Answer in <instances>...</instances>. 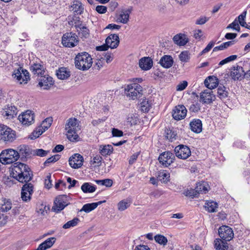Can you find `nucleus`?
I'll return each instance as SVG.
<instances>
[{
    "mask_svg": "<svg viewBox=\"0 0 250 250\" xmlns=\"http://www.w3.org/2000/svg\"><path fill=\"white\" fill-rule=\"evenodd\" d=\"M17 151H18V154H19V158L21 156L22 160L32 154V150L27 146H20L17 148Z\"/></svg>",
    "mask_w": 250,
    "mask_h": 250,
    "instance_id": "nucleus-20",
    "label": "nucleus"
},
{
    "mask_svg": "<svg viewBox=\"0 0 250 250\" xmlns=\"http://www.w3.org/2000/svg\"><path fill=\"white\" fill-rule=\"evenodd\" d=\"M246 72L242 67L237 65L233 66L231 69L230 76L234 80H241L245 78Z\"/></svg>",
    "mask_w": 250,
    "mask_h": 250,
    "instance_id": "nucleus-17",
    "label": "nucleus"
},
{
    "mask_svg": "<svg viewBox=\"0 0 250 250\" xmlns=\"http://www.w3.org/2000/svg\"><path fill=\"white\" fill-rule=\"evenodd\" d=\"M52 122V118H47L42 122L41 127L45 131L51 126Z\"/></svg>",
    "mask_w": 250,
    "mask_h": 250,
    "instance_id": "nucleus-50",
    "label": "nucleus"
},
{
    "mask_svg": "<svg viewBox=\"0 0 250 250\" xmlns=\"http://www.w3.org/2000/svg\"><path fill=\"white\" fill-rule=\"evenodd\" d=\"M106 43L111 49L116 48L119 44L120 39L117 34H110L105 40Z\"/></svg>",
    "mask_w": 250,
    "mask_h": 250,
    "instance_id": "nucleus-19",
    "label": "nucleus"
},
{
    "mask_svg": "<svg viewBox=\"0 0 250 250\" xmlns=\"http://www.w3.org/2000/svg\"><path fill=\"white\" fill-rule=\"evenodd\" d=\"M68 24L69 25L74 26L77 31L79 30L83 25L82 21L80 20L79 17L76 16H74L71 20L68 21Z\"/></svg>",
    "mask_w": 250,
    "mask_h": 250,
    "instance_id": "nucleus-36",
    "label": "nucleus"
},
{
    "mask_svg": "<svg viewBox=\"0 0 250 250\" xmlns=\"http://www.w3.org/2000/svg\"><path fill=\"white\" fill-rule=\"evenodd\" d=\"M155 241L158 244L166 246L167 243V237L161 234H157L154 236Z\"/></svg>",
    "mask_w": 250,
    "mask_h": 250,
    "instance_id": "nucleus-44",
    "label": "nucleus"
},
{
    "mask_svg": "<svg viewBox=\"0 0 250 250\" xmlns=\"http://www.w3.org/2000/svg\"><path fill=\"white\" fill-rule=\"evenodd\" d=\"M205 207L209 212H215L217 211L218 204L214 201H208L206 203Z\"/></svg>",
    "mask_w": 250,
    "mask_h": 250,
    "instance_id": "nucleus-38",
    "label": "nucleus"
},
{
    "mask_svg": "<svg viewBox=\"0 0 250 250\" xmlns=\"http://www.w3.org/2000/svg\"><path fill=\"white\" fill-rule=\"evenodd\" d=\"M175 155L181 159H186L191 155L190 148L187 146L180 145L174 149Z\"/></svg>",
    "mask_w": 250,
    "mask_h": 250,
    "instance_id": "nucleus-10",
    "label": "nucleus"
},
{
    "mask_svg": "<svg viewBox=\"0 0 250 250\" xmlns=\"http://www.w3.org/2000/svg\"><path fill=\"white\" fill-rule=\"evenodd\" d=\"M105 200L100 201L97 203H88L84 205L80 211H84L86 213H88L92 210L95 209L98 205L105 202Z\"/></svg>",
    "mask_w": 250,
    "mask_h": 250,
    "instance_id": "nucleus-28",
    "label": "nucleus"
},
{
    "mask_svg": "<svg viewBox=\"0 0 250 250\" xmlns=\"http://www.w3.org/2000/svg\"><path fill=\"white\" fill-rule=\"evenodd\" d=\"M78 42L77 36L72 32L66 33L62 37V42L65 47H73L77 45Z\"/></svg>",
    "mask_w": 250,
    "mask_h": 250,
    "instance_id": "nucleus-7",
    "label": "nucleus"
},
{
    "mask_svg": "<svg viewBox=\"0 0 250 250\" xmlns=\"http://www.w3.org/2000/svg\"><path fill=\"white\" fill-rule=\"evenodd\" d=\"M200 109V105L199 104H192L190 105L189 109V111L192 112H197Z\"/></svg>",
    "mask_w": 250,
    "mask_h": 250,
    "instance_id": "nucleus-57",
    "label": "nucleus"
},
{
    "mask_svg": "<svg viewBox=\"0 0 250 250\" xmlns=\"http://www.w3.org/2000/svg\"><path fill=\"white\" fill-rule=\"evenodd\" d=\"M166 132V137L167 139L170 140V141H173V139H176V136L177 134L171 129H167L165 130Z\"/></svg>",
    "mask_w": 250,
    "mask_h": 250,
    "instance_id": "nucleus-49",
    "label": "nucleus"
},
{
    "mask_svg": "<svg viewBox=\"0 0 250 250\" xmlns=\"http://www.w3.org/2000/svg\"><path fill=\"white\" fill-rule=\"evenodd\" d=\"M152 61L149 57L141 59L139 62V66L143 70H147L152 66Z\"/></svg>",
    "mask_w": 250,
    "mask_h": 250,
    "instance_id": "nucleus-24",
    "label": "nucleus"
},
{
    "mask_svg": "<svg viewBox=\"0 0 250 250\" xmlns=\"http://www.w3.org/2000/svg\"><path fill=\"white\" fill-rule=\"evenodd\" d=\"M112 134L113 137H121L123 136V132L118 129L114 128L112 130Z\"/></svg>",
    "mask_w": 250,
    "mask_h": 250,
    "instance_id": "nucleus-59",
    "label": "nucleus"
},
{
    "mask_svg": "<svg viewBox=\"0 0 250 250\" xmlns=\"http://www.w3.org/2000/svg\"><path fill=\"white\" fill-rule=\"evenodd\" d=\"M159 63L163 67L168 68L172 66L173 60L169 55H164L160 59Z\"/></svg>",
    "mask_w": 250,
    "mask_h": 250,
    "instance_id": "nucleus-27",
    "label": "nucleus"
},
{
    "mask_svg": "<svg viewBox=\"0 0 250 250\" xmlns=\"http://www.w3.org/2000/svg\"><path fill=\"white\" fill-rule=\"evenodd\" d=\"M229 92L226 90L224 86H219L217 88V96L221 100H224L228 97Z\"/></svg>",
    "mask_w": 250,
    "mask_h": 250,
    "instance_id": "nucleus-37",
    "label": "nucleus"
},
{
    "mask_svg": "<svg viewBox=\"0 0 250 250\" xmlns=\"http://www.w3.org/2000/svg\"><path fill=\"white\" fill-rule=\"evenodd\" d=\"M125 90L126 96L131 100L137 99L142 95V87L137 83L128 84Z\"/></svg>",
    "mask_w": 250,
    "mask_h": 250,
    "instance_id": "nucleus-5",
    "label": "nucleus"
},
{
    "mask_svg": "<svg viewBox=\"0 0 250 250\" xmlns=\"http://www.w3.org/2000/svg\"><path fill=\"white\" fill-rule=\"evenodd\" d=\"M18 112L17 108L15 105L8 104L5 107V115L8 118H13L17 115Z\"/></svg>",
    "mask_w": 250,
    "mask_h": 250,
    "instance_id": "nucleus-32",
    "label": "nucleus"
},
{
    "mask_svg": "<svg viewBox=\"0 0 250 250\" xmlns=\"http://www.w3.org/2000/svg\"><path fill=\"white\" fill-rule=\"evenodd\" d=\"M49 152V150H45L42 149H36L32 150L33 155L40 157L46 156Z\"/></svg>",
    "mask_w": 250,
    "mask_h": 250,
    "instance_id": "nucleus-46",
    "label": "nucleus"
},
{
    "mask_svg": "<svg viewBox=\"0 0 250 250\" xmlns=\"http://www.w3.org/2000/svg\"><path fill=\"white\" fill-rule=\"evenodd\" d=\"M103 158L100 155H96L94 157L93 160L90 161L91 165H93L94 167H100L102 165Z\"/></svg>",
    "mask_w": 250,
    "mask_h": 250,
    "instance_id": "nucleus-47",
    "label": "nucleus"
},
{
    "mask_svg": "<svg viewBox=\"0 0 250 250\" xmlns=\"http://www.w3.org/2000/svg\"><path fill=\"white\" fill-rule=\"evenodd\" d=\"M91 56L86 52L79 53L75 58V64L77 68L81 70L89 69L92 64Z\"/></svg>",
    "mask_w": 250,
    "mask_h": 250,
    "instance_id": "nucleus-3",
    "label": "nucleus"
},
{
    "mask_svg": "<svg viewBox=\"0 0 250 250\" xmlns=\"http://www.w3.org/2000/svg\"><path fill=\"white\" fill-rule=\"evenodd\" d=\"M234 41H229V42H224L219 46L215 47L213 49V51L216 52V51H217L219 50H224L225 49L227 48L229 46L232 45L233 44H234Z\"/></svg>",
    "mask_w": 250,
    "mask_h": 250,
    "instance_id": "nucleus-43",
    "label": "nucleus"
},
{
    "mask_svg": "<svg viewBox=\"0 0 250 250\" xmlns=\"http://www.w3.org/2000/svg\"><path fill=\"white\" fill-rule=\"evenodd\" d=\"M16 138L15 131L6 125L0 126V139L4 142H13Z\"/></svg>",
    "mask_w": 250,
    "mask_h": 250,
    "instance_id": "nucleus-6",
    "label": "nucleus"
},
{
    "mask_svg": "<svg viewBox=\"0 0 250 250\" xmlns=\"http://www.w3.org/2000/svg\"><path fill=\"white\" fill-rule=\"evenodd\" d=\"M158 177L160 181L163 183H166L170 180V174L166 171L159 172Z\"/></svg>",
    "mask_w": 250,
    "mask_h": 250,
    "instance_id": "nucleus-42",
    "label": "nucleus"
},
{
    "mask_svg": "<svg viewBox=\"0 0 250 250\" xmlns=\"http://www.w3.org/2000/svg\"><path fill=\"white\" fill-rule=\"evenodd\" d=\"M131 10V8L121 10L117 17V21L124 24L126 23L129 21V14Z\"/></svg>",
    "mask_w": 250,
    "mask_h": 250,
    "instance_id": "nucleus-21",
    "label": "nucleus"
},
{
    "mask_svg": "<svg viewBox=\"0 0 250 250\" xmlns=\"http://www.w3.org/2000/svg\"><path fill=\"white\" fill-rule=\"evenodd\" d=\"M141 110L144 112H148L151 107V104L146 99H144L140 103Z\"/></svg>",
    "mask_w": 250,
    "mask_h": 250,
    "instance_id": "nucleus-45",
    "label": "nucleus"
},
{
    "mask_svg": "<svg viewBox=\"0 0 250 250\" xmlns=\"http://www.w3.org/2000/svg\"><path fill=\"white\" fill-rule=\"evenodd\" d=\"M12 202L10 199L1 198L0 200V210L7 212L12 208Z\"/></svg>",
    "mask_w": 250,
    "mask_h": 250,
    "instance_id": "nucleus-26",
    "label": "nucleus"
},
{
    "mask_svg": "<svg viewBox=\"0 0 250 250\" xmlns=\"http://www.w3.org/2000/svg\"><path fill=\"white\" fill-rule=\"evenodd\" d=\"M44 131V129L40 127L39 128L37 129L36 131H34L32 133V135L34 138H36L39 137L40 135H42Z\"/></svg>",
    "mask_w": 250,
    "mask_h": 250,
    "instance_id": "nucleus-63",
    "label": "nucleus"
},
{
    "mask_svg": "<svg viewBox=\"0 0 250 250\" xmlns=\"http://www.w3.org/2000/svg\"><path fill=\"white\" fill-rule=\"evenodd\" d=\"M83 162V157L78 153L74 154L69 159V165L73 168L76 169L82 167Z\"/></svg>",
    "mask_w": 250,
    "mask_h": 250,
    "instance_id": "nucleus-16",
    "label": "nucleus"
},
{
    "mask_svg": "<svg viewBox=\"0 0 250 250\" xmlns=\"http://www.w3.org/2000/svg\"><path fill=\"white\" fill-rule=\"evenodd\" d=\"M18 159V151L12 148L3 150L0 154V161L3 164H12Z\"/></svg>",
    "mask_w": 250,
    "mask_h": 250,
    "instance_id": "nucleus-4",
    "label": "nucleus"
},
{
    "mask_svg": "<svg viewBox=\"0 0 250 250\" xmlns=\"http://www.w3.org/2000/svg\"><path fill=\"white\" fill-rule=\"evenodd\" d=\"M204 83L208 89L212 90L218 85L217 79L212 76H209L205 80Z\"/></svg>",
    "mask_w": 250,
    "mask_h": 250,
    "instance_id": "nucleus-31",
    "label": "nucleus"
},
{
    "mask_svg": "<svg viewBox=\"0 0 250 250\" xmlns=\"http://www.w3.org/2000/svg\"><path fill=\"white\" fill-rule=\"evenodd\" d=\"M174 159L175 155L170 151H166L162 153L158 158L159 162L166 167L172 163Z\"/></svg>",
    "mask_w": 250,
    "mask_h": 250,
    "instance_id": "nucleus-13",
    "label": "nucleus"
},
{
    "mask_svg": "<svg viewBox=\"0 0 250 250\" xmlns=\"http://www.w3.org/2000/svg\"><path fill=\"white\" fill-rule=\"evenodd\" d=\"M81 189L84 193H92L95 191L96 188L88 183H85L82 186Z\"/></svg>",
    "mask_w": 250,
    "mask_h": 250,
    "instance_id": "nucleus-40",
    "label": "nucleus"
},
{
    "mask_svg": "<svg viewBox=\"0 0 250 250\" xmlns=\"http://www.w3.org/2000/svg\"><path fill=\"white\" fill-rule=\"evenodd\" d=\"M45 68L43 65L40 63H35L30 67V70L34 74L40 75L41 77L44 75L45 73Z\"/></svg>",
    "mask_w": 250,
    "mask_h": 250,
    "instance_id": "nucleus-22",
    "label": "nucleus"
},
{
    "mask_svg": "<svg viewBox=\"0 0 250 250\" xmlns=\"http://www.w3.org/2000/svg\"><path fill=\"white\" fill-rule=\"evenodd\" d=\"M188 86V82L186 81H184L179 83L176 86L177 91H182L184 90Z\"/></svg>",
    "mask_w": 250,
    "mask_h": 250,
    "instance_id": "nucleus-56",
    "label": "nucleus"
},
{
    "mask_svg": "<svg viewBox=\"0 0 250 250\" xmlns=\"http://www.w3.org/2000/svg\"><path fill=\"white\" fill-rule=\"evenodd\" d=\"M218 233L220 237L225 241H229L233 237L232 229L227 226H222L219 229Z\"/></svg>",
    "mask_w": 250,
    "mask_h": 250,
    "instance_id": "nucleus-11",
    "label": "nucleus"
},
{
    "mask_svg": "<svg viewBox=\"0 0 250 250\" xmlns=\"http://www.w3.org/2000/svg\"><path fill=\"white\" fill-rule=\"evenodd\" d=\"M190 129L196 133H200L202 130V123L200 119H194L190 123Z\"/></svg>",
    "mask_w": 250,
    "mask_h": 250,
    "instance_id": "nucleus-25",
    "label": "nucleus"
},
{
    "mask_svg": "<svg viewBox=\"0 0 250 250\" xmlns=\"http://www.w3.org/2000/svg\"><path fill=\"white\" fill-rule=\"evenodd\" d=\"M80 122L75 118H69L65 124V130H67L66 136L71 141H77L79 137L77 131L81 130Z\"/></svg>",
    "mask_w": 250,
    "mask_h": 250,
    "instance_id": "nucleus-2",
    "label": "nucleus"
},
{
    "mask_svg": "<svg viewBox=\"0 0 250 250\" xmlns=\"http://www.w3.org/2000/svg\"><path fill=\"white\" fill-rule=\"evenodd\" d=\"M113 151V147L109 145L104 146L103 147L100 146V152L103 155H110Z\"/></svg>",
    "mask_w": 250,
    "mask_h": 250,
    "instance_id": "nucleus-39",
    "label": "nucleus"
},
{
    "mask_svg": "<svg viewBox=\"0 0 250 250\" xmlns=\"http://www.w3.org/2000/svg\"><path fill=\"white\" fill-rule=\"evenodd\" d=\"M208 185L205 182H198L195 189L198 194L206 193L208 191Z\"/></svg>",
    "mask_w": 250,
    "mask_h": 250,
    "instance_id": "nucleus-35",
    "label": "nucleus"
},
{
    "mask_svg": "<svg viewBox=\"0 0 250 250\" xmlns=\"http://www.w3.org/2000/svg\"><path fill=\"white\" fill-rule=\"evenodd\" d=\"M47 209H46V206H44L43 204H41L37 208V211L38 213L43 215L44 212H47Z\"/></svg>",
    "mask_w": 250,
    "mask_h": 250,
    "instance_id": "nucleus-61",
    "label": "nucleus"
},
{
    "mask_svg": "<svg viewBox=\"0 0 250 250\" xmlns=\"http://www.w3.org/2000/svg\"><path fill=\"white\" fill-rule=\"evenodd\" d=\"M11 174L13 178L20 182L25 183L22 188L21 198L23 201H30L33 193V186L28 182L32 180L33 173L28 166L21 163H15Z\"/></svg>",
    "mask_w": 250,
    "mask_h": 250,
    "instance_id": "nucleus-1",
    "label": "nucleus"
},
{
    "mask_svg": "<svg viewBox=\"0 0 250 250\" xmlns=\"http://www.w3.org/2000/svg\"><path fill=\"white\" fill-rule=\"evenodd\" d=\"M60 158V156L58 154L55 155L48 158L43 163L44 166H47L49 164L55 163L58 161Z\"/></svg>",
    "mask_w": 250,
    "mask_h": 250,
    "instance_id": "nucleus-52",
    "label": "nucleus"
},
{
    "mask_svg": "<svg viewBox=\"0 0 250 250\" xmlns=\"http://www.w3.org/2000/svg\"><path fill=\"white\" fill-rule=\"evenodd\" d=\"M179 59L182 62H188L190 59L188 52V51H182L179 55Z\"/></svg>",
    "mask_w": 250,
    "mask_h": 250,
    "instance_id": "nucleus-51",
    "label": "nucleus"
},
{
    "mask_svg": "<svg viewBox=\"0 0 250 250\" xmlns=\"http://www.w3.org/2000/svg\"><path fill=\"white\" fill-rule=\"evenodd\" d=\"M237 56L236 55H233L230 56L226 58V59L222 60L221 61H220L219 63V65H223L228 62L234 61L235 60H236L237 59Z\"/></svg>",
    "mask_w": 250,
    "mask_h": 250,
    "instance_id": "nucleus-54",
    "label": "nucleus"
},
{
    "mask_svg": "<svg viewBox=\"0 0 250 250\" xmlns=\"http://www.w3.org/2000/svg\"><path fill=\"white\" fill-rule=\"evenodd\" d=\"M56 75L58 79L65 80L70 76V72L65 67H61L57 70Z\"/></svg>",
    "mask_w": 250,
    "mask_h": 250,
    "instance_id": "nucleus-33",
    "label": "nucleus"
},
{
    "mask_svg": "<svg viewBox=\"0 0 250 250\" xmlns=\"http://www.w3.org/2000/svg\"><path fill=\"white\" fill-rule=\"evenodd\" d=\"M80 219L77 217H75L72 220L69 221L64 224L62 226V228L64 229H68L71 227H75L78 225Z\"/></svg>",
    "mask_w": 250,
    "mask_h": 250,
    "instance_id": "nucleus-41",
    "label": "nucleus"
},
{
    "mask_svg": "<svg viewBox=\"0 0 250 250\" xmlns=\"http://www.w3.org/2000/svg\"><path fill=\"white\" fill-rule=\"evenodd\" d=\"M67 182L70 184L68 187V188L69 189L75 186L79 187V185H77V184H78V182L76 180H72L70 177H68L67 178Z\"/></svg>",
    "mask_w": 250,
    "mask_h": 250,
    "instance_id": "nucleus-58",
    "label": "nucleus"
},
{
    "mask_svg": "<svg viewBox=\"0 0 250 250\" xmlns=\"http://www.w3.org/2000/svg\"><path fill=\"white\" fill-rule=\"evenodd\" d=\"M173 40L175 43L179 46L185 45L188 41L186 37V35L183 34H179L174 36Z\"/></svg>",
    "mask_w": 250,
    "mask_h": 250,
    "instance_id": "nucleus-29",
    "label": "nucleus"
},
{
    "mask_svg": "<svg viewBox=\"0 0 250 250\" xmlns=\"http://www.w3.org/2000/svg\"><path fill=\"white\" fill-rule=\"evenodd\" d=\"M214 42H210L206 47L203 50V51L201 52V55H203V54L206 53L208 52L214 46Z\"/></svg>",
    "mask_w": 250,
    "mask_h": 250,
    "instance_id": "nucleus-64",
    "label": "nucleus"
},
{
    "mask_svg": "<svg viewBox=\"0 0 250 250\" xmlns=\"http://www.w3.org/2000/svg\"><path fill=\"white\" fill-rule=\"evenodd\" d=\"M96 11L100 14H104L107 11V8L105 6L98 5L96 7Z\"/></svg>",
    "mask_w": 250,
    "mask_h": 250,
    "instance_id": "nucleus-62",
    "label": "nucleus"
},
{
    "mask_svg": "<svg viewBox=\"0 0 250 250\" xmlns=\"http://www.w3.org/2000/svg\"><path fill=\"white\" fill-rule=\"evenodd\" d=\"M130 206V203L125 200L120 201L118 204V208L120 211H123L127 208Z\"/></svg>",
    "mask_w": 250,
    "mask_h": 250,
    "instance_id": "nucleus-53",
    "label": "nucleus"
},
{
    "mask_svg": "<svg viewBox=\"0 0 250 250\" xmlns=\"http://www.w3.org/2000/svg\"><path fill=\"white\" fill-rule=\"evenodd\" d=\"M187 113V110L184 105L176 106L172 111V117L177 121L184 119Z\"/></svg>",
    "mask_w": 250,
    "mask_h": 250,
    "instance_id": "nucleus-14",
    "label": "nucleus"
},
{
    "mask_svg": "<svg viewBox=\"0 0 250 250\" xmlns=\"http://www.w3.org/2000/svg\"><path fill=\"white\" fill-rule=\"evenodd\" d=\"M34 118L33 111L28 110L19 115L18 119L23 125H29L34 122Z\"/></svg>",
    "mask_w": 250,
    "mask_h": 250,
    "instance_id": "nucleus-12",
    "label": "nucleus"
},
{
    "mask_svg": "<svg viewBox=\"0 0 250 250\" xmlns=\"http://www.w3.org/2000/svg\"><path fill=\"white\" fill-rule=\"evenodd\" d=\"M184 194L186 196H188L191 198H194L197 197V192H196L195 189H191L190 190H188L187 191L184 192Z\"/></svg>",
    "mask_w": 250,
    "mask_h": 250,
    "instance_id": "nucleus-55",
    "label": "nucleus"
},
{
    "mask_svg": "<svg viewBox=\"0 0 250 250\" xmlns=\"http://www.w3.org/2000/svg\"><path fill=\"white\" fill-rule=\"evenodd\" d=\"M52 80L53 79L51 77L44 74V75L41 77L38 84L43 89L48 90L54 84V82Z\"/></svg>",
    "mask_w": 250,
    "mask_h": 250,
    "instance_id": "nucleus-18",
    "label": "nucleus"
},
{
    "mask_svg": "<svg viewBox=\"0 0 250 250\" xmlns=\"http://www.w3.org/2000/svg\"><path fill=\"white\" fill-rule=\"evenodd\" d=\"M44 185L45 187L49 189L52 187L51 180V175L49 174L47 175L44 181Z\"/></svg>",
    "mask_w": 250,
    "mask_h": 250,
    "instance_id": "nucleus-60",
    "label": "nucleus"
},
{
    "mask_svg": "<svg viewBox=\"0 0 250 250\" xmlns=\"http://www.w3.org/2000/svg\"><path fill=\"white\" fill-rule=\"evenodd\" d=\"M56 240L55 237L47 239L39 246L38 250H46L51 248L54 244Z\"/></svg>",
    "mask_w": 250,
    "mask_h": 250,
    "instance_id": "nucleus-30",
    "label": "nucleus"
},
{
    "mask_svg": "<svg viewBox=\"0 0 250 250\" xmlns=\"http://www.w3.org/2000/svg\"><path fill=\"white\" fill-rule=\"evenodd\" d=\"M70 9L75 15H81L83 13L84 8L81 1L75 0L73 1Z\"/></svg>",
    "mask_w": 250,
    "mask_h": 250,
    "instance_id": "nucleus-23",
    "label": "nucleus"
},
{
    "mask_svg": "<svg viewBox=\"0 0 250 250\" xmlns=\"http://www.w3.org/2000/svg\"><path fill=\"white\" fill-rule=\"evenodd\" d=\"M77 31L78 32L79 36H81L82 37L86 38L89 36V30L84 25H83L79 30H77Z\"/></svg>",
    "mask_w": 250,
    "mask_h": 250,
    "instance_id": "nucleus-48",
    "label": "nucleus"
},
{
    "mask_svg": "<svg viewBox=\"0 0 250 250\" xmlns=\"http://www.w3.org/2000/svg\"><path fill=\"white\" fill-rule=\"evenodd\" d=\"M68 197L66 195H60L56 198L52 210L56 213L60 212L68 205Z\"/></svg>",
    "mask_w": 250,
    "mask_h": 250,
    "instance_id": "nucleus-9",
    "label": "nucleus"
},
{
    "mask_svg": "<svg viewBox=\"0 0 250 250\" xmlns=\"http://www.w3.org/2000/svg\"><path fill=\"white\" fill-rule=\"evenodd\" d=\"M12 76L16 78L20 84L22 83H27L28 81L30 80L29 73L26 69H23L21 67H20L18 69L14 70Z\"/></svg>",
    "mask_w": 250,
    "mask_h": 250,
    "instance_id": "nucleus-8",
    "label": "nucleus"
},
{
    "mask_svg": "<svg viewBox=\"0 0 250 250\" xmlns=\"http://www.w3.org/2000/svg\"><path fill=\"white\" fill-rule=\"evenodd\" d=\"M215 99V95L211 90L206 89L200 93V102L203 104H210Z\"/></svg>",
    "mask_w": 250,
    "mask_h": 250,
    "instance_id": "nucleus-15",
    "label": "nucleus"
},
{
    "mask_svg": "<svg viewBox=\"0 0 250 250\" xmlns=\"http://www.w3.org/2000/svg\"><path fill=\"white\" fill-rule=\"evenodd\" d=\"M227 241L219 239L214 240V247L217 250H227L229 248Z\"/></svg>",
    "mask_w": 250,
    "mask_h": 250,
    "instance_id": "nucleus-34",
    "label": "nucleus"
}]
</instances>
